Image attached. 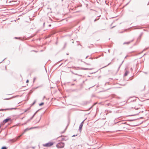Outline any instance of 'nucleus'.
Returning <instances> with one entry per match:
<instances>
[{
	"instance_id": "obj_10",
	"label": "nucleus",
	"mask_w": 149,
	"mask_h": 149,
	"mask_svg": "<svg viewBox=\"0 0 149 149\" xmlns=\"http://www.w3.org/2000/svg\"><path fill=\"white\" fill-rule=\"evenodd\" d=\"M44 104V103L43 102H42L41 103H40V104H39V105L40 106H42Z\"/></svg>"
},
{
	"instance_id": "obj_11",
	"label": "nucleus",
	"mask_w": 149,
	"mask_h": 149,
	"mask_svg": "<svg viewBox=\"0 0 149 149\" xmlns=\"http://www.w3.org/2000/svg\"><path fill=\"white\" fill-rule=\"evenodd\" d=\"M127 73H128L127 72V71H126V72H125V76H127Z\"/></svg>"
},
{
	"instance_id": "obj_5",
	"label": "nucleus",
	"mask_w": 149,
	"mask_h": 149,
	"mask_svg": "<svg viewBox=\"0 0 149 149\" xmlns=\"http://www.w3.org/2000/svg\"><path fill=\"white\" fill-rule=\"evenodd\" d=\"M17 109L16 108H8L5 109H2L1 110V111H6V110H11L13 109Z\"/></svg>"
},
{
	"instance_id": "obj_3",
	"label": "nucleus",
	"mask_w": 149,
	"mask_h": 149,
	"mask_svg": "<svg viewBox=\"0 0 149 149\" xmlns=\"http://www.w3.org/2000/svg\"><path fill=\"white\" fill-rule=\"evenodd\" d=\"M10 120V118H8L4 120L3 122V125L5 123H7L8 121Z\"/></svg>"
},
{
	"instance_id": "obj_2",
	"label": "nucleus",
	"mask_w": 149,
	"mask_h": 149,
	"mask_svg": "<svg viewBox=\"0 0 149 149\" xmlns=\"http://www.w3.org/2000/svg\"><path fill=\"white\" fill-rule=\"evenodd\" d=\"M53 144V143L52 142H49L47 143L44 144L43 146L44 147H49L52 146Z\"/></svg>"
},
{
	"instance_id": "obj_9",
	"label": "nucleus",
	"mask_w": 149,
	"mask_h": 149,
	"mask_svg": "<svg viewBox=\"0 0 149 149\" xmlns=\"http://www.w3.org/2000/svg\"><path fill=\"white\" fill-rule=\"evenodd\" d=\"M1 149H7V148L6 147L3 146L1 148Z\"/></svg>"
},
{
	"instance_id": "obj_1",
	"label": "nucleus",
	"mask_w": 149,
	"mask_h": 149,
	"mask_svg": "<svg viewBox=\"0 0 149 149\" xmlns=\"http://www.w3.org/2000/svg\"><path fill=\"white\" fill-rule=\"evenodd\" d=\"M64 144L62 142H60L58 143L56 145L57 147L58 148H61L64 147Z\"/></svg>"
},
{
	"instance_id": "obj_8",
	"label": "nucleus",
	"mask_w": 149,
	"mask_h": 149,
	"mask_svg": "<svg viewBox=\"0 0 149 149\" xmlns=\"http://www.w3.org/2000/svg\"><path fill=\"white\" fill-rule=\"evenodd\" d=\"M83 122H82V123H81V124L80 125V126H79V128L80 130H81L82 128V127L83 126Z\"/></svg>"
},
{
	"instance_id": "obj_6",
	"label": "nucleus",
	"mask_w": 149,
	"mask_h": 149,
	"mask_svg": "<svg viewBox=\"0 0 149 149\" xmlns=\"http://www.w3.org/2000/svg\"><path fill=\"white\" fill-rule=\"evenodd\" d=\"M27 130V129H26L24 130V132L22 134V135H20L19 136L17 137V138L16 139H15V141L17 140L22 135V134L25 132H26Z\"/></svg>"
},
{
	"instance_id": "obj_13",
	"label": "nucleus",
	"mask_w": 149,
	"mask_h": 149,
	"mask_svg": "<svg viewBox=\"0 0 149 149\" xmlns=\"http://www.w3.org/2000/svg\"><path fill=\"white\" fill-rule=\"evenodd\" d=\"M5 99V100H6V99L7 100V99Z\"/></svg>"
},
{
	"instance_id": "obj_12",
	"label": "nucleus",
	"mask_w": 149,
	"mask_h": 149,
	"mask_svg": "<svg viewBox=\"0 0 149 149\" xmlns=\"http://www.w3.org/2000/svg\"><path fill=\"white\" fill-rule=\"evenodd\" d=\"M29 80H27L26 81V83H28L29 82Z\"/></svg>"
},
{
	"instance_id": "obj_4",
	"label": "nucleus",
	"mask_w": 149,
	"mask_h": 149,
	"mask_svg": "<svg viewBox=\"0 0 149 149\" xmlns=\"http://www.w3.org/2000/svg\"><path fill=\"white\" fill-rule=\"evenodd\" d=\"M30 107H29V108H28L25 109L24 110L23 109H22V110L23 111V112L21 113V114H23L24 113L28 111L29 110H30Z\"/></svg>"
},
{
	"instance_id": "obj_7",
	"label": "nucleus",
	"mask_w": 149,
	"mask_h": 149,
	"mask_svg": "<svg viewBox=\"0 0 149 149\" xmlns=\"http://www.w3.org/2000/svg\"><path fill=\"white\" fill-rule=\"evenodd\" d=\"M58 139L60 140L61 139L62 140H65V138L63 136H61V137H58Z\"/></svg>"
}]
</instances>
